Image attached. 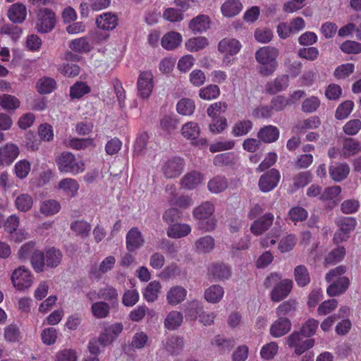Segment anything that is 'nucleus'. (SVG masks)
<instances>
[{"label":"nucleus","mask_w":361,"mask_h":361,"mask_svg":"<svg viewBox=\"0 0 361 361\" xmlns=\"http://www.w3.org/2000/svg\"><path fill=\"white\" fill-rule=\"evenodd\" d=\"M279 51L276 48L267 46L259 49L255 53L256 61L260 64L259 73L263 76L274 73L278 66L276 58Z\"/></svg>","instance_id":"obj_1"},{"label":"nucleus","mask_w":361,"mask_h":361,"mask_svg":"<svg viewBox=\"0 0 361 361\" xmlns=\"http://www.w3.org/2000/svg\"><path fill=\"white\" fill-rule=\"evenodd\" d=\"M214 207L209 202H204L193 210V215L199 220L198 227L204 231H210L216 226V221L213 216Z\"/></svg>","instance_id":"obj_2"},{"label":"nucleus","mask_w":361,"mask_h":361,"mask_svg":"<svg viewBox=\"0 0 361 361\" xmlns=\"http://www.w3.org/2000/svg\"><path fill=\"white\" fill-rule=\"evenodd\" d=\"M59 170L62 173H69L76 175L85 171V164L82 161L76 159L74 154L64 152L56 160Z\"/></svg>","instance_id":"obj_3"},{"label":"nucleus","mask_w":361,"mask_h":361,"mask_svg":"<svg viewBox=\"0 0 361 361\" xmlns=\"http://www.w3.org/2000/svg\"><path fill=\"white\" fill-rule=\"evenodd\" d=\"M338 230L335 233L334 242L339 244L349 238L350 232L354 231L357 225V220L354 217L340 216L335 221Z\"/></svg>","instance_id":"obj_4"},{"label":"nucleus","mask_w":361,"mask_h":361,"mask_svg":"<svg viewBox=\"0 0 361 361\" xmlns=\"http://www.w3.org/2000/svg\"><path fill=\"white\" fill-rule=\"evenodd\" d=\"M287 343L289 347L295 348L296 355H300L314 346V340L313 338H309L302 333V330L300 329L299 331L293 332L288 337Z\"/></svg>","instance_id":"obj_5"},{"label":"nucleus","mask_w":361,"mask_h":361,"mask_svg":"<svg viewBox=\"0 0 361 361\" xmlns=\"http://www.w3.org/2000/svg\"><path fill=\"white\" fill-rule=\"evenodd\" d=\"M11 279L13 286L20 291L29 288L33 283V276L25 266L16 269L12 273Z\"/></svg>","instance_id":"obj_6"},{"label":"nucleus","mask_w":361,"mask_h":361,"mask_svg":"<svg viewBox=\"0 0 361 361\" xmlns=\"http://www.w3.org/2000/svg\"><path fill=\"white\" fill-rule=\"evenodd\" d=\"M154 87V75L150 71L140 73L137 81V94L143 99H148Z\"/></svg>","instance_id":"obj_7"},{"label":"nucleus","mask_w":361,"mask_h":361,"mask_svg":"<svg viewBox=\"0 0 361 361\" xmlns=\"http://www.w3.org/2000/svg\"><path fill=\"white\" fill-rule=\"evenodd\" d=\"M56 18L53 11L48 8L41 9L37 16L35 29L42 33L50 32L55 26Z\"/></svg>","instance_id":"obj_8"},{"label":"nucleus","mask_w":361,"mask_h":361,"mask_svg":"<svg viewBox=\"0 0 361 361\" xmlns=\"http://www.w3.org/2000/svg\"><path fill=\"white\" fill-rule=\"evenodd\" d=\"M281 175L279 170L271 169L263 173L258 181L259 190L268 192L276 188L280 181Z\"/></svg>","instance_id":"obj_9"},{"label":"nucleus","mask_w":361,"mask_h":361,"mask_svg":"<svg viewBox=\"0 0 361 361\" xmlns=\"http://www.w3.org/2000/svg\"><path fill=\"white\" fill-rule=\"evenodd\" d=\"M242 46L240 42L233 38H224L221 39L218 44V50L225 54L223 59V62L225 63H229L231 61V56L237 54Z\"/></svg>","instance_id":"obj_10"},{"label":"nucleus","mask_w":361,"mask_h":361,"mask_svg":"<svg viewBox=\"0 0 361 361\" xmlns=\"http://www.w3.org/2000/svg\"><path fill=\"white\" fill-rule=\"evenodd\" d=\"M123 326L121 322L114 323L106 327L98 337L99 343L103 347L111 344L123 331Z\"/></svg>","instance_id":"obj_11"},{"label":"nucleus","mask_w":361,"mask_h":361,"mask_svg":"<svg viewBox=\"0 0 361 361\" xmlns=\"http://www.w3.org/2000/svg\"><path fill=\"white\" fill-rule=\"evenodd\" d=\"M274 219V216L272 213H266L253 221L250 226L251 232L255 235H262L271 227Z\"/></svg>","instance_id":"obj_12"},{"label":"nucleus","mask_w":361,"mask_h":361,"mask_svg":"<svg viewBox=\"0 0 361 361\" xmlns=\"http://www.w3.org/2000/svg\"><path fill=\"white\" fill-rule=\"evenodd\" d=\"M293 281L284 279L277 283L271 292V299L274 302H279L286 298L293 288Z\"/></svg>","instance_id":"obj_13"},{"label":"nucleus","mask_w":361,"mask_h":361,"mask_svg":"<svg viewBox=\"0 0 361 361\" xmlns=\"http://www.w3.org/2000/svg\"><path fill=\"white\" fill-rule=\"evenodd\" d=\"M18 147L12 143H8L0 148V166L10 165L19 155Z\"/></svg>","instance_id":"obj_14"},{"label":"nucleus","mask_w":361,"mask_h":361,"mask_svg":"<svg viewBox=\"0 0 361 361\" xmlns=\"http://www.w3.org/2000/svg\"><path fill=\"white\" fill-rule=\"evenodd\" d=\"M145 243L144 238L137 228H132L126 235V248L130 252L135 251Z\"/></svg>","instance_id":"obj_15"},{"label":"nucleus","mask_w":361,"mask_h":361,"mask_svg":"<svg viewBox=\"0 0 361 361\" xmlns=\"http://www.w3.org/2000/svg\"><path fill=\"white\" fill-rule=\"evenodd\" d=\"M288 85L289 76L288 75H278L273 81L267 82L265 85V89L267 93L275 94L286 90Z\"/></svg>","instance_id":"obj_16"},{"label":"nucleus","mask_w":361,"mask_h":361,"mask_svg":"<svg viewBox=\"0 0 361 361\" xmlns=\"http://www.w3.org/2000/svg\"><path fill=\"white\" fill-rule=\"evenodd\" d=\"M97 298L109 301L112 307L118 306V293L112 286L106 285L99 288L97 292Z\"/></svg>","instance_id":"obj_17"},{"label":"nucleus","mask_w":361,"mask_h":361,"mask_svg":"<svg viewBox=\"0 0 361 361\" xmlns=\"http://www.w3.org/2000/svg\"><path fill=\"white\" fill-rule=\"evenodd\" d=\"M290 327L291 323L289 319L279 317V319L271 326L270 334L274 337H281L286 334L290 330Z\"/></svg>","instance_id":"obj_18"},{"label":"nucleus","mask_w":361,"mask_h":361,"mask_svg":"<svg viewBox=\"0 0 361 361\" xmlns=\"http://www.w3.org/2000/svg\"><path fill=\"white\" fill-rule=\"evenodd\" d=\"M350 286V281L345 276L340 277L327 287L326 293L331 296H337L344 293Z\"/></svg>","instance_id":"obj_19"},{"label":"nucleus","mask_w":361,"mask_h":361,"mask_svg":"<svg viewBox=\"0 0 361 361\" xmlns=\"http://www.w3.org/2000/svg\"><path fill=\"white\" fill-rule=\"evenodd\" d=\"M361 151V143L355 138L345 137L342 143V155L347 159Z\"/></svg>","instance_id":"obj_20"},{"label":"nucleus","mask_w":361,"mask_h":361,"mask_svg":"<svg viewBox=\"0 0 361 361\" xmlns=\"http://www.w3.org/2000/svg\"><path fill=\"white\" fill-rule=\"evenodd\" d=\"M209 276L216 280L228 279L231 275V269L224 263H215L208 269Z\"/></svg>","instance_id":"obj_21"},{"label":"nucleus","mask_w":361,"mask_h":361,"mask_svg":"<svg viewBox=\"0 0 361 361\" xmlns=\"http://www.w3.org/2000/svg\"><path fill=\"white\" fill-rule=\"evenodd\" d=\"M68 47L78 53H88L93 49V43L87 35L70 41Z\"/></svg>","instance_id":"obj_22"},{"label":"nucleus","mask_w":361,"mask_h":361,"mask_svg":"<svg viewBox=\"0 0 361 361\" xmlns=\"http://www.w3.org/2000/svg\"><path fill=\"white\" fill-rule=\"evenodd\" d=\"M279 134L277 127L269 125L260 128L257 133V137L265 143H272L279 139Z\"/></svg>","instance_id":"obj_23"},{"label":"nucleus","mask_w":361,"mask_h":361,"mask_svg":"<svg viewBox=\"0 0 361 361\" xmlns=\"http://www.w3.org/2000/svg\"><path fill=\"white\" fill-rule=\"evenodd\" d=\"M97 27L103 30H112L118 25V18L111 13H104L96 19Z\"/></svg>","instance_id":"obj_24"},{"label":"nucleus","mask_w":361,"mask_h":361,"mask_svg":"<svg viewBox=\"0 0 361 361\" xmlns=\"http://www.w3.org/2000/svg\"><path fill=\"white\" fill-rule=\"evenodd\" d=\"M243 9L240 0H226L221 6L222 15L226 18H233L238 15Z\"/></svg>","instance_id":"obj_25"},{"label":"nucleus","mask_w":361,"mask_h":361,"mask_svg":"<svg viewBox=\"0 0 361 361\" xmlns=\"http://www.w3.org/2000/svg\"><path fill=\"white\" fill-rule=\"evenodd\" d=\"M212 345L221 353L224 354L231 351L235 345L233 338H225L222 335H216L211 341Z\"/></svg>","instance_id":"obj_26"},{"label":"nucleus","mask_w":361,"mask_h":361,"mask_svg":"<svg viewBox=\"0 0 361 361\" xmlns=\"http://www.w3.org/2000/svg\"><path fill=\"white\" fill-rule=\"evenodd\" d=\"M209 26L210 18L206 15H199L189 23V28L195 34L206 31Z\"/></svg>","instance_id":"obj_27"},{"label":"nucleus","mask_w":361,"mask_h":361,"mask_svg":"<svg viewBox=\"0 0 361 361\" xmlns=\"http://www.w3.org/2000/svg\"><path fill=\"white\" fill-rule=\"evenodd\" d=\"M58 188L68 197H74L78 195L80 185L76 180L66 178L59 181Z\"/></svg>","instance_id":"obj_28"},{"label":"nucleus","mask_w":361,"mask_h":361,"mask_svg":"<svg viewBox=\"0 0 361 361\" xmlns=\"http://www.w3.org/2000/svg\"><path fill=\"white\" fill-rule=\"evenodd\" d=\"M350 173V167L348 164H337L329 167L331 178L336 182H341L345 179Z\"/></svg>","instance_id":"obj_29"},{"label":"nucleus","mask_w":361,"mask_h":361,"mask_svg":"<svg viewBox=\"0 0 361 361\" xmlns=\"http://www.w3.org/2000/svg\"><path fill=\"white\" fill-rule=\"evenodd\" d=\"M27 16L26 7L19 3L13 4L8 12L9 19L16 23L23 22Z\"/></svg>","instance_id":"obj_30"},{"label":"nucleus","mask_w":361,"mask_h":361,"mask_svg":"<svg viewBox=\"0 0 361 361\" xmlns=\"http://www.w3.org/2000/svg\"><path fill=\"white\" fill-rule=\"evenodd\" d=\"M204 180V176L200 172L193 171L187 173L182 178V188L194 189Z\"/></svg>","instance_id":"obj_31"},{"label":"nucleus","mask_w":361,"mask_h":361,"mask_svg":"<svg viewBox=\"0 0 361 361\" xmlns=\"http://www.w3.org/2000/svg\"><path fill=\"white\" fill-rule=\"evenodd\" d=\"M297 302L294 300H288L282 302L276 310V313L278 317H292L295 316L296 311Z\"/></svg>","instance_id":"obj_32"},{"label":"nucleus","mask_w":361,"mask_h":361,"mask_svg":"<svg viewBox=\"0 0 361 361\" xmlns=\"http://www.w3.org/2000/svg\"><path fill=\"white\" fill-rule=\"evenodd\" d=\"M33 198L27 193H23L16 197L15 200V207L22 212H27L30 211L33 206Z\"/></svg>","instance_id":"obj_33"},{"label":"nucleus","mask_w":361,"mask_h":361,"mask_svg":"<svg viewBox=\"0 0 361 361\" xmlns=\"http://www.w3.org/2000/svg\"><path fill=\"white\" fill-rule=\"evenodd\" d=\"M180 159L174 158L168 160L163 166V172L167 178L177 177L180 173Z\"/></svg>","instance_id":"obj_34"},{"label":"nucleus","mask_w":361,"mask_h":361,"mask_svg":"<svg viewBox=\"0 0 361 361\" xmlns=\"http://www.w3.org/2000/svg\"><path fill=\"white\" fill-rule=\"evenodd\" d=\"M110 307L109 303L105 301H98L92 305L91 312L97 319H104L109 316Z\"/></svg>","instance_id":"obj_35"},{"label":"nucleus","mask_w":361,"mask_h":361,"mask_svg":"<svg viewBox=\"0 0 361 361\" xmlns=\"http://www.w3.org/2000/svg\"><path fill=\"white\" fill-rule=\"evenodd\" d=\"M253 127L252 122L249 119H243L236 122L232 127L231 133L234 137L247 135Z\"/></svg>","instance_id":"obj_36"},{"label":"nucleus","mask_w":361,"mask_h":361,"mask_svg":"<svg viewBox=\"0 0 361 361\" xmlns=\"http://www.w3.org/2000/svg\"><path fill=\"white\" fill-rule=\"evenodd\" d=\"M321 120L318 116H310L303 121H299L295 128L300 132H304L307 130L317 129L321 125Z\"/></svg>","instance_id":"obj_37"},{"label":"nucleus","mask_w":361,"mask_h":361,"mask_svg":"<svg viewBox=\"0 0 361 361\" xmlns=\"http://www.w3.org/2000/svg\"><path fill=\"white\" fill-rule=\"evenodd\" d=\"M236 160L234 152H226L216 154L214 158L213 163L214 166L219 167L231 166L235 164Z\"/></svg>","instance_id":"obj_38"},{"label":"nucleus","mask_w":361,"mask_h":361,"mask_svg":"<svg viewBox=\"0 0 361 361\" xmlns=\"http://www.w3.org/2000/svg\"><path fill=\"white\" fill-rule=\"evenodd\" d=\"M60 209V203L55 200H44L41 202L39 206L40 212L46 216L56 214L59 212Z\"/></svg>","instance_id":"obj_39"},{"label":"nucleus","mask_w":361,"mask_h":361,"mask_svg":"<svg viewBox=\"0 0 361 361\" xmlns=\"http://www.w3.org/2000/svg\"><path fill=\"white\" fill-rule=\"evenodd\" d=\"M161 46L168 50L176 48L180 42V34L176 32H169L161 39Z\"/></svg>","instance_id":"obj_40"},{"label":"nucleus","mask_w":361,"mask_h":361,"mask_svg":"<svg viewBox=\"0 0 361 361\" xmlns=\"http://www.w3.org/2000/svg\"><path fill=\"white\" fill-rule=\"evenodd\" d=\"M66 145L68 147L77 150L85 149L90 147H95L93 138H71L66 142Z\"/></svg>","instance_id":"obj_41"},{"label":"nucleus","mask_w":361,"mask_h":361,"mask_svg":"<svg viewBox=\"0 0 361 361\" xmlns=\"http://www.w3.org/2000/svg\"><path fill=\"white\" fill-rule=\"evenodd\" d=\"M161 288V283L157 281H152L145 288L143 293L145 299L147 302H154L157 300L160 290Z\"/></svg>","instance_id":"obj_42"},{"label":"nucleus","mask_w":361,"mask_h":361,"mask_svg":"<svg viewBox=\"0 0 361 361\" xmlns=\"http://www.w3.org/2000/svg\"><path fill=\"white\" fill-rule=\"evenodd\" d=\"M312 174L309 171H302L293 176V183L291 185L293 191H296L301 188H304L312 181Z\"/></svg>","instance_id":"obj_43"},{"label":"nucleus","mask_w":361,"mask_h":361,"mask_svg":"<svg viewBox=\"0 0 361 361\" xmlns=\"http://www.w3.org/2000/svg\"><path fill=\"white\" fill-rule=\"evenodd\" d=\"M207 187L212 192L219 193L227 188L228 182L225 176H216L208 182Z\"/></svg>","instance_id":"obj_44"},{"label":"nucleus","mask_w":361,"mask_h":361,"mask_svg":"<svg viewBox=\"0 0 361 361\" xmlns=\"http://www.w3.org/2000/svg\"><path fill=\"white\" fill-rule=\"evenodd\" d=\"M294 276L297 284L300 287H304L310 282L309 271L304 265H299L295 268Z\"/></svg>","instance_id":"obj_45"},{"label":"nucleus","mask_w":361,"mask_h":361,"mask_svg":"<svg viewBox=\"0 0 361 361\" xmlns=\"http://www.w3.org/2000/svg\"><path fill=\"white\" fill-rule=\"evenodd\" d=\"M149 135L147 133H141L137 137L133 150V156L136 157L146 156V144Z\"/></svg>","instance_id":"obj_46"},{"label":"nucleus","mask_w":361,"mask_h":361,"mask_svg":"<svg viewBox=\"0 0 361 361\" xmlns=\"http://www.w3.org/2000/svg\"><path fill=\"white\" fill-rule=\"evenodd\" d=\"M224 294V288L219 285H213L205 290V299L212 303H216L222 298Z\"/></svg>","instance_id":"obj_47"},{"label":"nucleus","mask_w":361,"mask_h":361,"mask_svg":"<svg viewBox=\"0 0 361 361\" xmlns=\"http://www.w3.org/2000/svg\"><path fill=\"white\" fill-rule=\"evenodd\" d=\"M208 39L205 37H196L188 39L185 42V48L190 51H197L208 45Z\"/></svg>","instance_id":"obj_48"},{"label":"nucleus","mask_w":361,"mask_h":361,"mask_svg":"<svg viewBox=\"0 0 361 361\" xmlns=\"http://www.w3.org/2000/svg\"><path fill=\"white\" fill-rule=\"evenodd\" d=\"M354 108V103L351 100H346L340 104L335 113V117L338 120H343L348 117Z\"/></svg>","instance_id":"obj_49"},{"label":"nucleus","mask_w":361,"mask_h":361,"mask_svg":"<svg viewBox=\"0 0 361 361\" xmlns=\"http://www.w3.org/2000/svg\"><path fill=\"white\" fill-rule=\"evenodd\" d=\"M220 94V89L216 85H209L199 90V96L204 100L216 99Z\"/></svg>","instance_id":"obj_50"},{"label":"nucleus","mask_w":361,"mask_h":361,"mask_svg":"<svg viewBox=\"0 0 361 361\" xmlns=\"http://www.w3.org/2000/svg\"><path fill=\"white\" fill-rule=\"evenodd\" d=\"M20 100L13 95L4 94L0 96V106L6 110H15L20 106Z\"/></svg>","instance_id":"obj_51"},{"label":"nucleus","mask_w":361,"mask_h":361,"mask_svg":"<svg viewBox=\"0 0 361 361\" xmlns=\"http://www.w3.org/2000/svg\"><path fill=\"white\" fill-rule=\"evenodd\" d=\"M180 325V312L178 311H171L167 315L164 320V326L170 331L177 329Z\"/></svg>","instance_id":"obj_52"},{"label":"nucleus","mask_w":361,"mask_h":361,"mask_svg":"<svg viewBox=\"0 0 361 361\" xmlns=\"http://www.w3.org/2000/svg\"><path fill=\"white\" fill-rule=\"evenodd\" d=\"M61 258V252L52 247L47 251L45 256L46 265L51 268L56 267L60 264Z\"/></svg>","instance_id":"obj_53"},{"label":"nucleus","mask_w":361,"mask_h":361,"mask_svg":"<svg viewBox=\"0 0 361 361\" xmlns=\"http://www.w3.org/2000/svg\"><path fill=\"white\" fill-rule=\"evenodd\" d=\"M288 215L289 219L296 225L297 223L307 219L308 212L301 207H293L289 210Z\"/></svg>","instance_id":"obj_54"},{"label":"nucleus","mask_w":361,"mask_h":361,"mask_svg":"<svg viewBox=\"0 0 361 361\" xmlns=\"http://www.w3.org/2000/svg\"><path fill=\"white\" fill-rule=\"evenodd\" d=\"M345 255L344 247H337L332 250L326 257L325 263L326 264H335L341 262Z\"/></svg>","instance_id":"obj_55"},{"label":"nucleus","mask_w":361,"mask_h":361,"mask_svg":"<svg viewBox=\"0 0 361 361\" xmlns=\"http://www.w3.org/2000/svg\"><path fill=\"white\" fill-rule=\"evenodd\" d=\"M31 264L37 272L44 271L46 259L44 253L39 250H35L31 255Z\"/></svg>","instance_id":"obj_56"},{"label":"nucleus","mask_w":361,"mask_h":361,"mask_svg":"<svg viewBox=\"0 0 361 361\" xmlns=\"http://www.w3.org/2000/svg\"><path fill=\"white\" fill-rule=\"evenodd\" d=\"M200 135V128L195 122H188L182 126V135L184 137L195 140Z\"/></svg>","instance_id":"obj_57"},{"label":"nucleus","mask_w":361,"mask_h":361,"mask_svg":"<svg viewBox=\"0 0 361 361\" xmlns=\"http://www.w3.org/2000/svg\"><path fill=\"white\" fill-rule=\"evenodd\" d=\"M195 245L197 251L205 253L209 252L214 248V239L209 235H206L200 238L196 242Z\"/></svg>","instance_id":"obj_58"},{"label":"nucleus","mask_w":361,"mask_h":361,"mask_svg":"<svg viewBox=\"0 0 361 361\" xmlns=\"http://www.w3.org/2000/svg\"><path fill=\"white\" fill-rule=\"evenodd\" d=\"M228 105L224 102H218L212 104L207 109V115L212 118H217L221 117L220 114L225 112Z\"/></svg>","instance_id":"obj_59"},{"label":"nucleus","mask_w":361,"mask_h":361,"mask_svg":"<svg viewBox=\"0 0 361 361\" xmlns=\"http://www.w3.org/2000/svg\"><path fill=\"white\" fill-rule=\"evenodd\" d=\"M55 81L50 78H43L37 83V89L41 94H49L55 88Z\"/></svg>","instance_id":"obj_60"},{"label":"nucleus","mask_w":361,"mask_h":361,"mask_svg":"<svg viewBox=\"0 0 361 361\" xmlns=\"http://www.w3.org/2000/svg\"><path fill=\"white\" fill-rule=\"evenodd\" d=\"M71 229L77 235L87 236L91 230V226L84 221H75L71 224Z\"/></svg>","instance_id":"obj_61"},{"label":"nucleus","mask_w":361,"mask_h":361,"mask_svg":"<svg viewBox=\"0 0 361 361\" xmlns=\"http://www.w3.org/2000/svg\"><path fill=\"white\" fill-rule=\"evenodd\" d=\"M16 176L20 178L23 179L27 177L30 171V164L25 159L18 161L14 167Z\"/></svg>","instance_id":"obj_62"},{"label":"nucleus","mask_w":361,"mask_h":361,"mask_svg":"<svg viewBox=\"0 0 361 361\" xmlns=\"http://www.w3.org/2000/svg\"><path fill=\"white\" fill-rule=\"evenodd\" d=\"M355 66L353 63H348L338 66L334 71V75L337 79H343L348 77L353 73Z\"/></svg>","instance_id":"obj_63"},{"label":"nucleus","mask_w":361,"mask_h":361,"mask_svg":"<svg viewBox=\"0 0 361 361\" xmlns=\"http://www.w3.org/2000/svg\"><path fill=\"white\" fill-rule=\"evenodd\" d=\"M140 295L137 290H127L122 297V302L126 307H133L139 301Z\"/></svg>","instance_id":"obj_64"}]
</instances>
